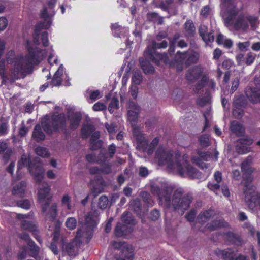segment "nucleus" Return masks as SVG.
Masks as SVG:
<instances>
[{
	"instance_id": "nucleus-1",
	"label": "nucleus",
	"mask_w": 260,
	"mask_h": 260,
	"mask_svg": "<svg viewBox=\"0 0 260 260\" xmlns=\"http://www.w3.org/2000/svg\"><path fill=\"white\" fill-rule=\"evenodd\" d=\"M155 158L159 165H167L171 169L176 170L181 176L186 175L197 179L202 177V174L189 163V157L186 154L181 157L178 152L174 154L173 151L159 147L156 151Z\"/></svg>"
},
{
	"instance_id": "nucleus-2",
	"label": "nucleus",
	"mask_w": 260,
	"mask_h": 260,
	"mask_svg": "<svg viewBox=\"0 0 260 260\" xmlns=\"http://www.w3.org/2000/svg\"><path fill=\"white\" fill-rule=\"evenodd\" d=\"M151 191L159 198L161 206L168 209L173 208L174 211L182 214L187 210L192 202L191 196L187 194L183 196L184 190L182 188H177L173 193V187L168 185H162L160 188L157 185L151 186Z\"/></svg>"
},
{
	"instance_id": "nucleus-3",
	"label": "nucleus",
	"mask_w": 260,
	"mask_h": 260,
	"mask_svg": "<svg viewBox=\"0 0 260 260\" xmlns=\"http://www.w3.org/2000/svg\"><path fill=\"white\" fill-rule=\"evenodd\" d=\"M26 47L28 54L25 57L20 56L15 59L12 72L14 80L23 78L27 73L30 72L33 64H38L45 57L44 51L30 47L28 41H27Z\"/></svg>"
},
{
	"instance_id": "nucleus-4",
	"label": "nucleus",
	"mask_w": 260,
	"mask_h": 260,
	"mask_svg": "<svg viewBox=\"0 0 260 260\" xmlns=\"http://www.w3.org/2000/svg\"><path fill=\"white\" fill-rule=\"evenodd\" d=\"M238 13L237 11L233 10L225 19L224 23L227 27L233 25L236 30H241L243 32L247 31L249 28V24L253 30H255L257 28L259 25L257 17L252 15L245 16L243 14H240L236 19L235 17Z\"/></svg>"
},
{
	"instance_id": "nucleus-5",
	"label": "nucleus",
	"mask_w": 260,
	"mask_h": 260,
	"mask_svg": "<svg viewBox=\"0 0 260 260\" xmlns=\"http://www.w3.org/2000/svg\"><path fill=\"white\" fill-rule=\"evenodd\" d=\"M50 187L47 184L43 185V187L39 190L38 199L42 204V212L45 216L46 220L53 221L55 219L57 210L56 204L49 207L52 196L50 194Z\"/></svg>"
},
{
	"instance_id": "nucleus-6",
	"label": "nucleus",
	"mask_w": 260,
	"mask_h": 260,
	"mask_svg": "<svg viewBox=\"0 0 260 260\" xmlns=\"http://www.w3.org/2000/svg\"><path fill=\"white\" fill-rule=\"evenodd\" d=\"M99 215V213L95 210L88 212L85 217L84 225L76 232V238L85 237L90 240L92 231L98 224Z\"/></svg>"
},
{
	"instance_id": "nucleus-7",
	"label": "nucleus",
	"mask_w": 260,
	"mask_h": 260,
	"mask_svg": "<svg viewBox=\"0 0 260 260\" xmlns=\"http://www.w3.org/2000/svg\"><path fill=\"white\" fill-rule=\"evenodd\" d=\"M168 45L167 41L164 40L161 43L153 42L152 44V49L149 47H147L144 52L145 56L149 55V58L155 64H158L160 61H163L165 63L169 62V59L167 53H160L155 50L157 49L166 48Z\"/></svg>"
},
{
	"instance_id": "nucleus-8",
	"label": "nucleus",
	"mask_w": 260,
	"mask_h": 260,
	"mask_svg": "<svg viewBox=\"0 0 260 260\" xmlns=\"http://www.w3.org/2000/svg\"><path fill=\"white\" fill-rule=\"evenodd\" d=\"M40 15L41 17L43 18L44 20L39 22L35 26L34 33L33 34V41L36 45H39L40 44V34L42 30L48 29L52 23L46 6H44L41 10Z\"/></svg>"
},
{
	"instance_id": "nucleus-9",
	"label": "nucleus",
	"mask_w": 260,
	"mask_h": 260,
	"mask_svg": "<svg viewBox=\"0 0 260 260\" xmlns=\"http://www.w3.org/2000/svg\"><path fill=\"white\" fill-rule=\"evenodd\" d=\"M251 181L250 177H248L247 181L244 182V180L242 183L244 185V193L245 194V200L247 204L250 208H254L258 205H260V193L255 192L252 189V186L250 182Z\"/></svg>"
},
{
	"instance_id": "nucleus-10",
	"label": "nucleus",
	"mask_w": 260,
	"mask_h": 260,
	"mask_svg": "<svg viewBox=\"0 0 260 260\" xmlns=\"http://www.w3.org/2000/svg\"><path fill=\"white\" fill-rule=\"evenodd\" d=\"M28 167V170L35 179L38 182H40L44 177V169L41 167H37L34 169L30 164L29 159L26 155H23L21 159L18 162L17 174L18 173L23 167Z\"/></svg>"
},
{
	"instance_id": "nucleus-11",
	"label": "nucleus",
	"mask_w": 260,
	"mask_h": 260,
	"mask_svg": "<svg viewBox=\"0 0 260 260\" xmlns=\"http://www.w3.org/2000/svg\"><path fill=\"white\" fill-rule=\"evenodd\" d=\"M215 254L219 258L223 260H244L245 258V255L237 254V251L233 248L217 249Z\"/></svg>"
},
{
	"instance_id": "nucleus-12",
	"label": "nucleus",
	"mask_w": 260,
	"mask_h": 260,
	"mask_svg": "<svg viewBox=\"0 0 260 260\" xmlns=\"http://www.w3.org/2000/svg\"><path fill=\"white\" fill-rule=\"evenodd\" d=\"M16 216L18 219H23L21 223L22 229L31 232L32 235H37L38 226L34 222L29 220V215L17 214Z\"/></svg>"
},
{
	"instance_id": "nucleus-13",
	"label": "nucleus",
	"mask_w": 260,
	"mask_h": 260,
	"mask_svg": "<svg viewBox=\"0 0 260 260\" xmlns=\"http://www.w3.org/2000/svg\"><path fill=\"white\" fill-rule=\"evenodd\" d=\"M80 238H76V236L75 239L72 241L64 244L62 246L63 252L69 256H75L78 252L79 244L81 242Z\"/></svg>"
},
{
	"instance_id": "nucleus-14",
	"label": "nucleus",
	"mask_w": 260,
	"mask_h": 260,
	"mask_svg": "<svg viewBox=\"0 0 260 260\" xmlns=\"http://www.w3.org/2000/svg\"><path fill=\"white\" fill-rule=\"evenodd\" d=\"M51 124L54 131H57L59 129L66 131L67 123L65 114L62 113L53 116L51 119Z\"/></svg>"
},
{
	"instance_id": "nucleus-15",
	"label": "nucleus",
	"mask_w": 260,
	"mask_h": 260,
	"mask_svg": "<svg viewBox=\"0 0 260 260\" xmlns=\"http://www.w3.org/2000/svg\"><path fill=\"white\" fill-rule=\"evenodd\" d=\"M198 157L193 156L191 158L192 162L198 166L202 169H207L208 168L207 164L205 163L204 161H208L210 158V154L206 152H202L198 151L197 152Z\"/></svg>"
},
{
	"instance_id": "nucleus-16",
	"label": "nucleus",
	"mask_w": 260,
	"mask_h": 260,
	"mask_svg": "<svg viewBox=\"0 0 260 260\" xmlns=\"http://www.w3.org/2000/svg\"><path fill=\"white\" fill-rule=\"evenodd\" d=\"M129 108L127 113L128 119L131 123H136L140 112V107L134 102L129 101Z\"/></svg>"
},
{
	"instance_id": "nucleus-17",
	"label": "nucleus",
	"mask_w": 260,
	"mask_h": 260,
	"mask_svg": "<svg viewBox=\"0 0 260 260\" xmlns=\"http://www.w3.org/2000/svg\"><path fill=\"white\" fill-rule=\"evenodd\" d=\"M68 119L70 123V128L74 130L79 126L82 119V115L80 112H72L68 115Z\"/></svg>"
},
{
	"instance_id": "nucleus-18",
	"label": "nucleus",
	"mask_w": 260,
	"mask_h": 260,
	"mask_svg": "<svg viewBox=\"0 0 260 260\" xmlns=\"http://www.w3.org/2000/svg\"><path fill=\"white\" fill-rule=\"evenodd\" d=\"M245 93L251 102L255 103L260 101V89L247 86L245 89Z\"/></svg>"
},
{
	"instance_id": "nucleus-19",
	"label": "nucleus",
	"mask_w": 260,
	"mask_h": 260,
	"mask_svg": "<svg viewBox=\"0 0 260 260\" xmlns=\"http://www.w3.org/2000/svg\"><path fill=\"white\" fill-rule=\"evenodd\" d=\"M207 31L208 28L205 25H201L199 28V33L206 44L213 42L215 39L213 31L211 30L210 32H207Z\"/></svg>"
},
{
	"instance_id": "nucleus-20",
	"label": "nucleus",
	"mask_w": 260,
	"mask_h": 260,
	"mask_svg": "<svg viewBox=\"0 0 260 260\" xmlns=\"http://www.w3.org/2000/svg\"><path fill=\"white\" fill-rule=\"evenodd\" d=\"M202 70L199 66H194L189 69L186 74V79L190 82H193L198 79L201 76Z\"/></svg>"
},
{
	"instance_id": "nucleus-21",
	"label": "nucleus",
	"mask_w": 260,
	"mask_h": 260,
	"mask_svg": "<svg viewBox=\"0 0 260 260\" xmlns=\"http://www.w3.org/2000/svg\"><path fill=\"white\" fill-rule=\"evenodd\" d=\"M108 154L106 153L104 155L102 152H100V155H101L103 157V159H99L97 161V162L99 164H103L107 161H108V159H111L113 157L114 154L116 153V146L114 144L112 143L108 146Z\"/></svg>"
},
{
	"instance_id": "nucleus-22",
	"label": "nucleus",
	"mask_w": 260,
	"mask_h": 260,
	"mask_svg": "<svg viewBox=\"0 0 260 260\" xmlns=\"http://www.w3.org/2000/svg\"><path fill=\"white\" fill-rule=\"evenodd\" d=\"M132 231L131 227H128L127 225L118 222L114 230L115 236L117 237H121L123 236L126 235L128 233Z\"/></svg>"
},
{
	"instance_id": "nucleus-23",
	"label": "nucleus",
	"mask_w": 260,
	"mask_h": 260,
	"mask_svg": "<svg viewBox=\"0 0 260 260\" xmlns=\"http://www.w3.org/2000/svg\"><path fill=\"white\" fill-rule=\"evenodd\" d=\"M188 51H177L174 57L175 62L179 63L181 66L177 67L178 71H181L183 70L182 65L183 64H186V60L187 59Z\"/></svg>"
},
{
	"instance_id": "nucleus-24",
	"label": "nucleus",
	"mask_w": 260,
	"mask_h": 260,
	"mask_svg": "<svg viewBox=\"0 0 260 260\" xmlns=\"http://www.w3.org/2000/svg\"><path fill=\"white\" fill-rule=\"evenodd\" d=\"M229 223L223 219H218L212 221L206 225V228L210 231H215L220 228H228Z\"/></svg>"
},
{
	"instance_id": "nucleus-25",
	"label": "nucleus",
	"mask_w": 260,
	"mask_h": 260,
	"mask_svg": "<svg viewBox=\"0 0 260 260\" xmlns=\"http://www.w3.org/2000/svg\"><path fill=\"white\" fill-rule=\"evenodd\" d=\"M230 129L237 136H243L245 132L244 126L237 121H233L231 122Z\"/></svg>"
},
{
	"instance_id": "nucleus-26",
	"label": "nucleus",
	"mask_w": 260,
	"mask_h": 260,
	"mask_svg": "<svg viewBox=\"0 0 260 260\" xmlns=\"http://www.w3.org/2000/svg\"><path fill=\"white\" fill-rule=\"evenodd\" d=\"M214 215V211L213 210H207L201 213L198 216V222L204 224L207 222Z\"/></svg>"
},
{
	"instance_id": "nucleus-27",
	"label": "nucleus",
	"mask_w": 260,
	"mask_h": 260,
	"mask_svg": "<svg viewBox=\"0 0 260 260\" xmlns=\"http://www.w3.org/2000/svg\"><path fill=\"white\" fill-rule=\"evenodd\" d=\"M26 187V183L21 181L19 185H17L13 187L12 194L18 197L22 198L24 196Z\"/></svg>"
},
{
	"instance_id": "nucleus-28",
	"label": "nucleus",
	"mask_w": 260,
	"mask_h": 260,
	"mask_svg": "<svg viewBox=\"0 0 260 260\" xmlns=\"http://www.w3.org/2000/svg\"><path fill=\"white\" fill-rule=\"evenodd\" d=\"M133 250L129 251L124 250V252H120L119 254H115L114 256V259L115 260H133Z\"/></svg>"
},
{
	"instance_id": "nucleus-29",
	"label": "nucleus",
	"mask_w": 260,
	"mask_h": 260,
	"mask_svg": "<svg viewBox=\"0 0 260 260\" xmlns=\"http://www.w3.org/2000/svg\"><path fill=\"white\" fill-rule=\"evenodd\" d=\"M139 62L142 69L146 74H153L154 72L153 66L148 61L143 58H140Z\"/></svg>"
},
{
	"instance_id": "nucleus-30",
	"label": "nucleus",
	"mask_w": 260,
	"mask_h": 260,
	"mask_svg": "<svg viewBox=\"0 0 260 260\" xmlns=\"http://www.w3.org/2000/svg\"><path fill=\"white\" fill-rule=\"evenodd\" d=\"M252 157L251 156H249L242 162L241 170L244 174H247L248 175H250L252 173V169L250 167L252 162Z\"/></svg>"
},
{
	"instance_id": "nucleus-31",
	"label": "nucleus",
	"mask_w": 260,
	"mask_h": 260,
	"mask_svg": "<svg viewBox=\"0 0 260 260\" xmlns=\"http://www.w3.org/2000/svg\"><path fill=\"white\" fill-rule=\"evenodd\" d=\"M32 137L38 142L43 141L45 139V135L42 131L41 126L40 124H37L35 126L32 133Z\"/></svg>"
},
{
	"instance_id": "nucleus-32",
	"label": "nucleus",
	"mask_w": 260,
	"mask_h": 260,
	"mask_svg": "<svg viewBox=\"0 0 260 260\" xmlns=\"http://www.w3.org/2000/svg\"><path fill=\"white\" fill-rule=\"evenodd\" d=\"M185 37L187 38L192 37L195 32L194 25L191 20H187L185 24Z\"/></svg>"
},
{
	"instance_id": "nucleus-33",
	"label": "nucleus",
	"mask_w": 260,
	"mask_h": 260,
	"mask_svg": "<svg viewBox=\"0 0 260 260\" xmlns=\"http://www.w3.org/2000/svg\"><path fill=\"white\" fill-rule=\"evenodd\" d=\"M113 246L114 249L120 250V252H124V250H126V251L133 250L131 245H128L124 242L114 241L113 243Z\"/></svg>"
},
{
	"instance_id": "nucleus-34",
	"label": "nucleus",
	"mask_w": 260,
	"mask_h": 260,
	"mask_svg": "<svg viewBox=\"0 0 260 260\" xmlns=\"http://www.w3.org/2000/svg\"><path fill=\"white\" fill-rule=\"evenodd\" d=\"M95 130L94 126L91 124H87L83 126L81 134L83 138L88 137Z\"/></svg>"
},
{
	"instance_id": "nucleus-35",
	"label": "nucleus",
	"mask_w": 260,
	"mask_h": 260,
	"mask_svg": "<svg viewBox=\"0 0 260 260\" xmlns=\"http://www.w3.org/2000/svg\"><path fill=\"white\" fill-rule=\"evenodd\" d=\"M121 221L124 225H134L136 222L132 214L129 212H124L121 216Z\"/></svg>"
},
{
	"instance_id": "nucleus-36",
	"label": "nucleus",
	"mask_w": 260,
	"mask_h": 260,
	"mask_svg": "<svg viewBox=\"0 0 260 260\" xmlns=\"http://www.w3.org/2000/svg\"><path fill=\"white\" fill-rule=\"evenodd\" d=\"M199 57V54L196 52H189L188 51L187 59L186 60V65L189 66L192 63H196Z\"/></svg>"
},
{
	"instance_id": "nucleus-37",
	"label": "nucleus",
	"mask_w": 260,
	"mask_h": 260,
	"mask_svg": "<svg viewBox=\"0 0 260 260\" xmlns=\"http://www.w3.org/2000/svg\"><path fill=\"white\" fill-rule=\"evenodd\" d=\"M200 145L203 147H207L211 145L210 136L207 134L201 135L199 139Z\"/></svg>"
},
{
	"instance_id": "nucleus-38",
	"label": "nucleus",
	"mask_w": 260,
	"mask_h": 260,
	"mask_svg": "<svg viewBox=\"0 0 260 260\" xmlns=\"http://www.w3.org/2000/svg\"><path fill=\"white\" fill-rule=\"evenodd\" d=\"M41 125L43 130L48 134H52L53 132H55L51 124V120L43 121Z\"/></svg>"
},
{
	"instance_id": "nucleus-39",
	"label": "nucleus",
	"mask_w": 260,
	"mask_h": 260,
	"mask_svg": "<svg viewBox=\"0 0 260 260\" xmlns=\"http://www.w3.org/2000/svg\"><path fill=\"white\" fill-rule=\"evenodd\" d=\"M130 206L134 211L137 214H139L141 210V203L139 199H135L130 202Z\"/></svg>"
},
{
	"instance_id": "nucleus-40",
	"label": "nucleus",
	"mask_w": 260,
	"mask_h": 260,
	"mask_svg": "<svg viewBox=\"0 0 260 260\" xmlns=\"http://www.w3.org/2000/svg\"><path fill=\"white\" fill-rule=\"evenodd\" d=\"M9 131V124L7 120H1L0 123V137L6 135Z\"/></svg>"
},
{
	"instance_id": "nucleus-41",
	"label": "nucleus",
	"mask_w": 260,
	"mask_h": 260,
	"mask_svg": "<svg viewBox=\"0 0 260 260\" xmlns=\"http://www.w3.org/2000/svg\"><path fill=\"white\" fill-rule=\"evenodd\" d=\"M208 81V79L206 76L203 77L193 88L194 92L198 93L199 91L205 86Z\"/></svg>"
},
{
	"instance_id": "nucleus-42",
	"label": "nucleus",
	"mask_w": 260,
	"mask_h": 260,
	"mask_svg": "<svg viewBox=\"0 0 260 260\" xmlns=\"http://www.w3.org/2000/svg\"><path fill=\"white\" fill-rule=\"evenodd\" d=\"M36 154L42 157H48L49 156V153L47 148L39 146L35 149Z\"/></svg>"
},
{
	"instance_id": "nucleus-43",
	"label": "nucleus",
	"mask_w": 260,
	"mask_h": 260,
	"mask_svg": "<svg viewBox=\"0 0 260 260\" xmlns=\"http://www.w3.org/2000/svg\"><path fill=\"white\" fill-rule=\"evenodd\" d=\"M28 246L32 255H37L39 253L40 248L34 241H29Z\"/></svg>"
},
{
	"instance_id": "nucleus-44",
	"label": "nucleus",
	"mask_w": 260,
	"mask_h": 260,
	"mask_svg": "<svg viewBox=\"0 0 260 260\" xmlns=\"http://www.w3.org/2000/svg\"><path fill=\"white\" fill-rule=\"evenodd\" d=\"M118 100L116 98H113L109 105L108 110L111 113H112L115 110L118 108Z\"/></svg>"
},
{
	"instance_id": "nucleus-45",
	"label": "nucleus",
	"mask_w": 260,
	"mask_h": 260,
	"mask_svg": "<svg viewBox=\"0 0 260 260\" xmlns=\"http://www.w3.org/2000/svg\"><path fill=\"white\" fill-rule=\"evenodd\" d=\"M159 143V139L157 138H154L150 144L148 146L147 152L148 154L151 155L154 152L155 147L158 145Z\"/></svg>"
},
{
	"instance_id": "nucleus-46",
	"label": "nucleus",
	"mask_w": 260,
	"mask_h": 260,
	"mask_svg": "<svg viewBox=\"0 0 260 260\" xmlns=\"http://www.w3.org/2000/svg\"><path fill=\"white\" fill-rule=\"evenodd\" d=\"M65 224L69 230H73L77 226L76 219L74 217H69L67 218Z\"/></svg>"
},
{
	"instance_id": "nucleus-47",
	"label": "nucleus",
	"mask_w": 260,
	"mask_h": 260,
	"mask_svg": "<svg viewBox=\"0 0 260 260\" xmlns=\"http://www.w3.org/2000/svg\"><path fill=\"white\" fill-rule=\"evenodd\" d=\"M108 204V199L106 196H102L99 199L98 206L102 209H105Z\"/></svg>"
},
{
	"instance_id": "nucleus-48",
	"label": "nucleus",
	"mask_w": 260,
	"mask_h": 260,
	"mask_svg": "<svg viewBox=\"0 0 260 260\" xmlns=\"http://www.w3.org/2000/svg\"><path fill=\"white\" fill-rule=\"evenodd\" d=\"M233 104L235 107H241L245 105V102L243 96H239L238 97H235Z\"/></svg>"
},
{
	"instance_id": "nucleus-49",
	"label": "nucleus",
	"mask_w": 260,
	"mask_h": 260,
	"mask_svg": "<svg viewBox=\"0 0 260 260\" xmlns=\"http://www.w3.org/2000/svg\"><path fill=\"white\" fill-rule=\"evenodd\" d=\"M238 142L242 145H250L253 142V140L251 138L246 136L244 138H240L238 140Z\"/></svg>"
},
{
	"instance_id": "nucleus-50",
	"label": "nucleus",
	"mask_w": 260,
	"mask_h": 260,
	"mask_svg": "<svg viewBox=\"0 0 260 260\" xmlns=\"http://www.w3.org/2000/svg\"><path fill=\"white\" fill-rule=\"evenodd\" d=\"M133 127V134L135 136L137 137L138 140H142V136L141 135V131L140 127L137 126L136 123H131Z\"/></svg>"
},
{
	"instance_id": "nucleus-51",
	"label": "nucleus",
	"mask_w": 260,
	"mask_h": 260,
	"mask_svg": "<svg viewBox=\"0 0 260 260\" xmlns=\"http://www.w3.org/2000/svg\"><path fill=\"white\" fill-rule=\"evenodd\" d=\"M142 197L143 200L147 204L148 206H152L153 204V202L151 200L150 194L147 192H143L142 193Z\"/></svg>"
},
{
	"instance_id": "nucleus-52",
	"label": "nucleus",
	"mask_w": 260,
	"mask_h": 260,
	"mask_svg": "<svg viewBox=\"0 0 260 260\" xmlns=\"http://www.w3.org/2000/svg\"><path fill=\"white\" fill-rule=\"evenodd\" d=\"M226 236L228 237H232L234 238V240H233V243H234L235 245L237 246H240L242 245V241L239 236L234 235L232 232H228L226 234Z\"/></svg>"
},
{
	"instance_id": "nucleus-53",
	"label": "nucleus",
	"mask_w": 260,
	"mask_h": 260,
	"mask_svg": "<svg viewBox=\"0 0 260 260\" xmlns=\"http://www.w3.org/2000/svg\"><path fill=\"white\" fill-rule=\"evenodd\" d=\"M17 205L18 207L25 209H29L30 206L29 201L26 199L18 201L17 202Z\"/></svg>"
},
{
	"instance_id": "nucleus-54",
	"label": "nucleus",
	"mask_w": 260,
	"mask_h": 260,
	"mask_svg": "<svg viewBox=\"0 0 260 260\" xmlns=\"http://www.w3.org/2000/svg\"><path fill=\"white\" fill-rule=\"evenodd\" d=\"M87 92H89L90 99L92 101H95L102 97L99 90H91L90 91L87 90Z\"/></svg>"
},
{
	"instance_id": "nucleus-55",
	"label": "nucleus",
	"mask_w": 260,
	"mask_h": 260,
	"mask_svg": "<svg viewBox=\"0 0 260 260\" xmlns=\"http://www.w3.org/2000/svg\"><path fill=\"white\" fill-rule=\"evenodd\" d=\"M62 204L64 206H66L68 210H71L72 206L71 204V198L68 194L64 195L62 198Z\"/></svg>"
},
{
	"instance_id": "nucleus-56",
	"label": "nucleus",
	"mask_w": 260,
	"mask_h": 260,
	"mask_svg": "<svg viewBox=\"0 0 260 260\" xmlns=\"http://www.w3.org/2000/svg\"><path fill=\"white\" fill-rule=\"evenodd\" d=\"M233 115L236 118H241L243 114L244 111L242 109L239 107H235V108L233 111Z\"/></svg>"
},
{
	"instance_id": "nucleus-57",
	"label": "nucleus",
	"mask_w": 260,
	"mask_h": 260,
	"mask_svg": "<svg viewBox=\"0 0 260 260\" xmlns=\"http://www.w3.org/2000/svg\"><path fill=\"white\" fill-rule=\"evenodd\" d=\"M210 97L207 95L205 97L199 98L197 100V104L201 106H204L210 101Z\"/></svg>"
},
{
	"instance_id": "nucleus-58",
	"label": "nucleus",
	"mask_w": 260,
	"mask_h": 260,
	"mask_svg": "<svg viewBox=\"0 0 260 260\" xmlns=\"http://www.w3.org/2000/svg\"><path fill=\"white\" fill-rule=\"evenodd\" d=\"M250 45V42L246 41L244 42H239L237 45L239 50L242 51H246L248 50Z\"/></svg>"
},
{
	"instance_id": "nucleus-59",
	"label": "nucleus",
	"mask_w": 260,
	"mask_h": 260,
	"mask_svg": "<svg viewBox=\"0 0 260 260\" xmlns=\"http://www.w3.org/2000/svg\"><path fill=\"white\" fill-rule=\"evenodd\" d=\"M220 185H219V183H213L211 182H208L207 184V188L214 192H216V191L220 189Z\"/></svg>"
},
{
	"instance_id": "nucleus-60",
	"label": "nucleus",
	"mask_w": 260,
	"mask_h": 260,
	"mask_svg": "<svg viewBox=\"0 0 260 260\" xmlns=\"http://www.w3.org/2000/svg\"><path fill=\"white\" fill-rule=\"evenodd\" d=\"M111 27L112 30L113 31H114V36L115 37H119L120 35L119 33L117 32V31H119L121 30L122 29H123L122 26H120L117 23H114V24H112L111 25Z\"/></svg>"
},
{
	"instance_id": "nucleus-61",
	"label": "nucleus",
	"mask_w": 260,
	"mask_h": 260,
	"mask_svg": "<svg viewBox=\"0 0 260 260\" xmlns=\"http://www.w3.org/2000/svg\"><path fill=\"white\" fill-rule=\"evenodd\" d=\"M92 109L94 111H103L106 109V106L103 103L98 102L93 105Z\"/></svg>"
},
{
	"instance_id": "nucleus-62",
	"label": "nucleus",
	"mask_w": 260,
	"mask_h": 260,
	"mask_svg": "<svg viewBox=\"0 0 260 260\" xmlns=\"http://www.w3.org/2000/svg\"><path fill=\"white\" fill-rule=\"evenodd\" d=\"M160 217L159 211L156 209L153 210L150 214V218L153 221H156L158 220Z\"/></svg>"
},
{
	"instance_id": "nucleus-63",
	"label": "nucleus",
	"mask_w": 260,
	"mask_h": 260,
	"mask_svg": "<svg viewBox=\"0 0 260 260\" xmlns=\"http://www.w3.org/2000/svg\"><path fill=\"white\" fill-rule=\"evenodd\" d=\"M112 165L110 163H108L101 168V173L106 174H110L112 172Z\"/></svg>"
},
{
	"instance_id": "nucleus-64",
	"label": "nucleus",
	"mask_w": 260,
	"mask_h": 260,
	"mask_svg": "<svg viewBox=\"0 0 260 260\" xmlns=\"http://www.w3.org/2000/svg\"><path fill=\"white\" fill-rule=\"evenodd\" d=\"M142 80V77L141 75L139 73H135L132 77V80L133 82L137 85H139L141 83Z\"/></svg>"
}]
</instances>
